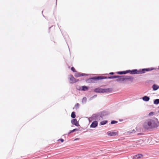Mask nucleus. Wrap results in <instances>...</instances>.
<instances>
[{"label": "nucleus", "mask_w": 159, "mask_h": 159, "mask_svg": "<svg viewBox=\"0 0 159 159\" xmlns=\"http://www.w3.org/2000/svg\"><path fill=\"white\" fill-rule=\"evenodd\" d=\"M159 126V122L157 118L154 120H150L147 122L144 123L143 128L147 129L157 127Z\"/></svg>", "instance_id": "obj_1"}, {"label": "nucleus", "mask_w": 159, "mask_h": 159, "mask_svg": "<svg viewBox=\"0 0 159 159\" xmlns=\"http://www.w3.org/2000/svg\"><path fill=\"white\" fill-rule=\"evenodd\" d=\"M109 114V113L107 111H104L96 114H93L91 117V118L92 120H102Z\"/></svg>", "instance_id": "obj_2"}, {"label": "nucleus", "mask_w": 159, "mask_h": 159, "mask_svg": "<svg viewBox=\"0 0 159 159\" xmlns=\"http://www.w3.org/2000/svg\"><path fill=\"white\" fill-rule=\"evenodd\" d=\"M112 90V89L110 88L102 89L99 87H98L95 89L93 91L94 92L96 93H104L111 92Z\"/></svg>", "instance_id": "obj_3"}, {"label": "nucleus", "mask_w": 159, "mask_h": 159, "mask_svg": "<svg viewBox=\"0 0 159 159\" xmlns=\"http://www.w3.org/2000/svg\"><path fill=\"white\" fill-rule=\"evenodd\" d=\"M134 80V77L131 76H126L125 75H120V78L117 79L116 81L118 82H121L126 80H129L132 81Z\"/></svg>", "instance_id": "obj_4"}, {"label": "nucleus", "mask_w": 159, "mask_h": 159, "mask_svg": "<svg viewBox=\"0 0 159 159\" xmlns=\"http://www.w3.org/2000/svg\"><path fill=\"white\" fill-rule=\"evenodd\" d=\"M154 69V68L152 67H151L150 68H143L142 69H140L138 70L139 71V74H142L145 73L146 72L149 71H151L153 70Z\"/></svg>", "instance_id": "obj_5"}, {"label": "nucleus", "mask_w": 159, "mask_h": 159, "mask_svg": "<svg viewBox=\"0 0 159 159\" xmlns=\"http://www.w3.org/2000/svg\"><path fill=\"white\" fill-rule=\"evenodd\" d=\"M69 79L70 80V83L73 84L78 81L79 80L75 79L72 75H70L69 76Z\"/></svg>", "instance_id": "obj_6"}, {"label": "nucleus", "mask_w": 159, "mask_h": 159, "mask_svg": "<svg viewBox=\"0 0 159 159\" xmlns=\"http://www.w3.org/2000/svg\"><path fill=\"white\" fill-rule=\"evenodd\" d=\"M103 76H94L92 77L93 83H96L97 81L103 80Z\"/></svg>", "instance_id": "obj_7"}, {"label": "nucleus", "mask_w": 159, "mask_h": 159, "mask_svg": "<svg viewBox=\"0 0 159 159\" xmlns=\"http://www.w3.org/2000/svg\"><path fill=\"white\" fill-rule=\"evenodd\" d=\"M103 79H116V78H120V75H111L110 76H108V77L107 76H103Z\"/></svg>", "instance_id": "obj_8"}, {"label": "nucleus", "mask_w": 159, "mask_h": 159, "mask_svg": "<svg viewBox=\"0 0 159 159\" xmlns=\"http://www.w3.org/2000/svg\"><path fill=\"white\" fill-rule=\"evenodd\" d=\"M98 125V121L95 120L92 122L90 125V128H95Z\"/></svg>", "instance_id": "obj_9"}, {"label": "nucleus", "mask_w": 159, "mask_h": 159, "mask_svg": "<svg viewBox=\"0 0 159 159\" xmlns=\"http://www.w3.org/2000/svg\"><path fill=\"white\" fill-rule=\"evenodd\" d=\"M108 136H114L118 134L117 132L108 131L107 133Z\"/></svg>", "instance_id": "obj_10"}, {"label": "nucleus", "mask_w": 159, "mask_h": 159, "mask_svg": "<svg viewBox=\"0 0 159 159\" xmlns=\"http://www.w3.org/2000/svg\"><path fill=\"white\" fill-rule=\"evenodd\" d=\"M130 74L131 75L139 74L138 70L137 69L130 70Z\"/></svg>", "instance_id": "obj_11"}, {"label": "nucleus", "mask_w": 159, "mask_h": 159, "mask_svg": "<svg viewBox=\"0 0 159 159\" xmlns=\"http://www.w3.org/2000/svg\"><path fill=\"white\" fill-rule=\"evenodd\" d=\"M71 123L73 125H75L76 126H79V123L76 119H74L71 120Z\"/></svg>", "instance_id": "obj_12"}, {"label": "nucleus", "mask_w": 159, "mask_h": 159, "mask_svg": "<svg viewBox=\"0 0 159 159\" xmlns=\"http://www.w3.org/2000/svg\"><path fill=\"white\" fill-rule=\"evenodd\" d=\"M143 156V155L141 154H138L134 156L133 159H139Z\"/></svg>", "instance_id": "obj_13"}, {"label": "nucleus", "mask_w": 159, "mask_h": 159, "mask_svg": "<svg viewBox=\"0 0 159 159\" xmlns=\"http://www.w3.org/2000/svg\"><path fill=\"white\" fill-rule=\"evenodd\" d=\"M143 100L145 102H148L150 100V97L147 96H145L142 98Z\"/></svg>", "instance_id": "obj_14"}, {"label": "nucleus", "mask_w": 159, "mask_h": 159, "mask_svg": "<svg viewBox=\"0 0 159 159\" xmlns=\"http://www.w3.org/2000/svg\"><path fill=\"white\" fill-rule=\"evenodd\" d=\"M152 88L153 91H156L159 89V86L156 84H154L152 86Z\"/></svg>", "instance_id": "obj_15"}, {"label": "nucleus", "mask_w": 159, "mask_h": 159, "mask_svg": "<svg viewBox=\"0 0 159 159\" xmlns=\"http://www.w3.org/2000/svg\"><path fill=\"white\" fill-rule=\"evenodd\" d=\"M85 81L87 83H93V80H92V77L89 78H88V79H87V78H86L85 79Z\"/></svg>", "instance_id": "obj_16"}, {"label": "nucleus", "mask_w": 159, "mask_h": 159, "mask_svg": "<svg viewBox=\"0 0 159 159\" xmlns=\"http://www.w3.org/2000/svg\"><path fill=\"white\" fill-rule=\"evenodd\" d=\"M87 98L86 97H84L82 100V104H85L87 102Z\"/></svg>", "instance_id": "obj_17"}, {"label": "nucleus", "mask_w": 159, "mask_h": 159, "mask_svg": "<svg viewBox=\"0 0 159 159\" xmlns=\"http://www.w3.org/2000/svg\"><path fill=\"white\" fill-rule=\"evenodd\" d=\"M89 89V87L87 86H82L81 90L82 91H85Z\"/></svg>", "instance_id": "obj_18"}, {"label": "nucleus", "mask_w": 159, "mask_h": 159, "mask_svg": "<svg viewBox=\"0 0 159 159\" xmlns=\"http://www.w3.org/2000/svg\"><path fill=\"white\" fill-rule=\"evenodd\" d=\"M153 103L154 104L158 105L159 104V99H157L154 100Z\"/></svg>", "instance_id": "obj_19"}, {"label": "nucleus", "mask_w": 159, "mask_h": 159, "mask_svg": "<svg viewBox=\"0 0 159 159\" xmlns=\"http://www.w3.org/2000/svg\"><path fill=\"white\" fill-rule=\"evenodd\" d=\"M108 121L107 120H103L101 121L100 123V125H104L106 124Z\"/></svg>", "instance_id": "obj_20"}, {"label": "nucleus", "mask_w": 159, "mask_h": 159, "mask_svg": "<svg viewBox=\"0 0 159 159\" xmlns=\"http://www.w3.org/2000/svg\"><path fill=\"white\" fill-rule=\"evenodd\" d=\"M75 116L76 115L75 112L74 111L72 112L71 114V117L72 118H74L75 117Z\"/></svg>", "instance_id": "obj_21"}, {"label": "nucleus", "mask_w": 159, "mask_h": 159, "mask_svg": "<svg viewBox=\"0 0 159 159\" xmlns=\"http://www.w3.org/2000/svg\"><path fill=\"white\" fill-rule=\"evenodd\" d=\"M78 130V129H77L76 128V129H74L73 130L70 131L69 132V133H68V134H70L71 133H72L73 132H74L76 131H77Z\"/></svg>", "instance_id": "obj_22"}, {"label": "nucleus", "mask_w": 159, "mask_h": 159, "mask_svg": "<svg viewBox=\"0 0 159 159\" xmlns=\"http://www.w3.org/2000/svg\"><path fill=\"white\" fill-rule=\"evenodd\" d=\"M89 75V74L83 73L80 72V77L83 76H87L88 75Z\"/></svg>", "instance_id": "obj_23"}, {"label": "nucleus", "mask_w": 159, "mask_h": 159, "mask_svg": "<svg viewBox=\"0 0 159 159\" xmlns=\"http://www.w3.org/2000/svg\"><path fill=\"white\" fill-rule=\"evenodd\" d=\"M116 73L117 74H119V75L125 74V72H124V71H118V72H117Z\"/></svg>", "instance_id": "obj_24"}, {"label": "nucleus", "mask_w": 159, "mask_h": 159, "mask_svg": "<svg viewBox=\"0 0 159 159\" xmlns=\"http://www.w3.org/2000/svg\"><path fill=\"white\" fill-rule=\"evenodd\" d=\"M118 123V121L115 120H111V124H113L117 123Z\"/></svg>", "instance_id": "obj_25"}, {"label": "nucleus", "mask_w": 159, "mask_h": 159, "mask_svg": "<svg viewBox=\"0 0 159 159\" xmlns=\"http://www.w3.org/2000/svg\"><path fill=\"white\" fill-rule=\"evenodd\" d=\"M130 70H126L125 71H124V72H125V74H127V73H129L130 74Z\"/></svg>", "instance_id": "obj_26"}, {"label": "nucleus", "mask_w": 159, "mask_h": 159, "mask_svg": "<svg viewBox=\"0 0 159 159\" xmlns=\"http://www.w3.org/2000/svg\"><path fill=\"white\" fill-rule=\"evenodd\" d=\"M132 131H129L128 133H129V134H131L133 132L134 133L135 132V130L134 129H133L132 130Z\"/></svg>", "instance_id": "obj_27"}, {"label": "nucleus", "mask_w": 159, "mask_h": 159, "mask_svg": "<svg viewBox=\"0 0 159 159\" xmlns=\"http://www.w3.org/2000/svg\"><path fill=\"white\" fill-rule=\"evenodd\" d=\"M71 70L73 72H76V70L75 69V68L73 67H72L71 68Z\"/></svg>", "instance_id": "obj_28"}, {"label": "nucleus", "mask_w": 159, "mask_h": 159, "mask_svg": "<svg viewBox=\"0 0 159 159\" xmlns=\"http://www.w3.org/2000/svg\"><path fill=\"white\" fill-rule=\"evenodd\" d=\"M75 76L76 77H78L80 76V73H75Z\"/></svg>", "instance_id": "obj_29"}, {"label": "nucleus", "mask_w": 159, "mask_h": 159, "mask_svg": "<svg viewBox=\"0 0 159 159\" xmlns=\"http://www.w3.org/2000/svg\"><path fill=\"white\" fill-rule=\"evenodd\" d=\"M153 114H154V112H152V111H151L149 113L148 115L149 116H152Z\"/></svg>", "instance_id": "obj_30"}, {"label": "nucleus", "mask_w": 159, "mask_h": 159, "mask_svg": "<svg viewBox=\"0 0 159 159\" xmlns=\"http://www.w3.org/2000/svg\"><path fill=\"white\" fill-rule=\"evenodd\" d=\"M79 106V104L77 103L76 104V105H75V107H76V108H77H77H78V106Z\"/></svg>", "instance_id": "obj_31"}, {"label": "nucleus", "mask_w": 159, "mask_h": 159, "mask_svg": "<svg viewBox=\"0 0 159 159\" xmlns=\"http://www.w3.org/2000/svg\"><path fill=\"white\" fill-rule=\"evenodd\" d=\"M97 96V95L96 94L94 95L93 96H92L91 98L90 99L96 97Z\"/></svg>", "instance_id": "obj_32"}, {"label": "nucleus", "mask_w": 159, "mask_h": 159, "mask_svg": "<svg viewBox=\"0 0 159 159\" xmlns=\"http://www.w3.org/2000/svg\"><path fill=\"white\" fill-rule=\"evenodd\" d=\"M115 74V73L113 72H110L109 74V75H114V74Z\"/></svg>", "instance_id": "obj_33"}, {"label": "nucleus", "mask_w": 159, "mask_h": 159, "mask_svg": "<svg viewBox=\"0 0 159 159\" xmlns=\"http://www.w3.org/2000/svg\"><path fill=\"white\" fill-rule=\"evenodd\" d=\"M59 140H60L62 142H63L64 141V139H60Z\"/></svg>", "instance_id": "obj_34"}, {"label": "nucleus", "mask_w": 159, "mask_h": 159, "mask_svg": "<svg viewBox=\"0 0 159 159\" xmlns=\"http://www.w3.org/2000/svg\"><path fill=\"white\" fill-rule=\"evenodd\" d=\"M77 89L78 90H80V87H77Z\"/></svg>", "instance_id": "obj_35"}, {"label": "nucleus", "mask_w": 159, "mask_h": 159, "mask_svg": "<svg viewBox=\"0 0 159 159\" xmlns=\"http://www.w3.org/2000/svg\"><path fill=\"white\" fill-rule=\"evenodd\" d=\"M157 112L159 114V110L157 111Z\"/></svg>", "instance_id": "obj_36"}, {"label": "nucleus", "mask_w": 159, "mask_h": 159, "mask_svg": "<svg viewBox=\"0 0 159 159\" xmlns=\"http://www.w3.org/2000/svg\"><path fill=\"white\" fill-rule=\"evenodd\" d=\"M140 134H140V133L138 134V135H140Z\"/></svg>", "instance_id": "obj_37"}, {"label": "nucleus", "mask_w": 159, "mask_h": 159, "mask_svg": "<svg viewBox=\"0 0 159 159\" xmlns=\"http://www.w3.org/2000/svg\"><path fill=\"white\" fill-rule=\"evenodd\" d=\"M80 80H82L81 78H80Z\"/></svg>", "instance_id": "obj_38"}, {"label": "nucleus", "mask_w": 159, "mask_h": 159, "mask_svg": "<svg viewBox=\"0 0 159 159\" xmlns=\"http://www.w3.org/2000/svg\"><path fill=\"white\" fill-rule=\"evenodd\" d=\"M77 140V139H75V140Z\"/></svg>", "instance_id": "obj_39"}, {"label": "nucleus", "mask_w": 159, "mask_h": 159, "mask_svg": "<svg viewBox=\"0 0 159 159\" xmlns=\"http://www.w3.org/2000/svg\"><path fill=\"white\" fill-rule=\"evenodd\" d=\"M158 68H158V69H159V66H158Z\"/></svg>", "instance_id": "obj_40"}]
</instances>
